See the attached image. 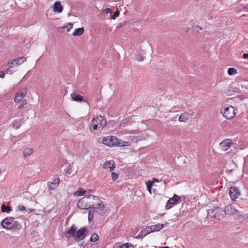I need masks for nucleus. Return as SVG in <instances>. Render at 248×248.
Here are the masks:
<instances>
[{
    "mask_svg": "<svg viewBox=\"0 0 248 248\" xmlns=\"http://www.w3.org/2000/svg\"><path fill=\"white\" fill-rule=\"evenodd\" d=\"M98 201L99 198L93 195L86 196L78 201L77 206L81 209L93 208L95 202Z\"/></svg>",
    "mask_w": 248,
    "mask_h": 248,
    "instance_id": "1",
    "label": "nucleus"
},
{
    "mask_svg": "<svg viewBox=\"0 0 248 248\" xmlns=\"http://www.w3.org/2000/svg\"><path fill=\"white\" fill-rule=\"evenodd\" d=\"M107 121L102 116H97L94 118L91 123V131L95 134V131H101L106 125Z\"/></svg>",
    "mask_w": 248,
    "mask_h": 248,
    "instance_id": "2",
    "label": "nucleus"
},
{
    "mask_svg": "<svg viewBox=\"0 0 248 248\" xmlns=\"http://www.w3.org/2000/svg\"><path fill=\"white\" fill-rule=\"evenodd\" d=\"M1 223L3 228L14 231L19 229L21 226L15 218L11 217L5 218L2 220Z\"/></svg>",
    "mask_w": 248,
    "mask_h": 248,
    "instance_id": "3",
    "label": "nucleus"
},
{
    "mask_svg": "<svg viewBox=\"0 0 248 248\" xmlns=\"http://www.w3.org/2000/svg\"><path fill=\"white\" fill-rule=\"evenodd\" d=\"M208 216L211 218L220 219L223 218L226 214V210L218 206H214L207 210Z\"/></svg>",
    "mask_w": 248,
    "mask_h": 248,
    "instance_id": "4",
    "label": "nucleus"
},
{
    "mask_svg": "<svg viewBox=\"0 0 248 248\" xmlns=\"http://www.w3.org/2000/svg\"><path fill=\"white\" fill-rule=\"evenodd\" d=\"M236 110L237 109L234 107L229 106L223 109H221L220 112L226 119L230 120L235 116Z\"/></svg>",
    "mask_w": 248,
    "mask_h": 248,
    "instance_id": "5",
    "label": "nucleus"
},
{
    "mask_svg": "<svg viewBox=\"0 0 248 248\" xmlns=\"http://www.w3.org/2000/svg\"><path fill=\"white\" fill-rule=\"evenodd\" d=\"M88 230L86 227H82L80 228L78 231L76 232L75 236V240L76 241H79L82 240L85 237Z\"/></svg>",
    "mask_w": 248,
    "mask_h": 248,
    "instance_id": "6",
    "label": "nucleus"
},
{
    "mask_svg": "<svg viewBox=\"0 0 248 248\" xmlns=\"http://www.w3.org/2000/svg\"><path fill=\"white\" fill-rule=\"evenodd\" d=\"M117 141L118 139L117 137L113 136H110L104 138L102 140V143L108 146L112 147L115 146V144H116Z\"/></svg>",
    "mask_w": 248,
    "mask_h": 248,
    "instance_id": "7",
    "label": "nucleus"
},
{
    "mask_svg": "<svg viewBox=\"0 0 248 248\" xmlns=\"http://www.w3.org/2000/svg\"><path fill=\"white\" fill-rule=\"evenodd\" d=\"M229 195L231 199L235 201L241 195L240 190L236 187L232 186L230 188Z\"/></svg>",
    "mask_w": 248,
    "mask_h": 248,
    "instance_id": "8",
    "label": "nucleus"
},
{
    "mask_svg": "<svg viewBox=\"0 0 248 248\" xmlns=\"http://www.w3.org/2000/svg\"><path fill=\"white\" fill-rule=\"evenodd\" d=\"M232 141L229 139H226L222 141L219 144V148L223 151L229 150L232 145Z\"/></svg>",
    "mask_w": 248,
    "mask_h": 248,
    "instance_id": "9",
    "label": "nucleus"
},
{
    "mask_svg": "<svg viewBox=\"0 0 248 248\" xmlns=\"http://www.w3.org/2000/svg\"><path fill=\"white\" fill-rule=\"evenodd\" d=\"M27 93V89L23 88L17 92L14 97V102L15 103L19 102L25 96H26Z\"/></svg>",
    "mask_w": 248,
    "mask_h": 248,
    "instance_id": "10",
    "label": "nucleus"
},
{
    "mask_svg": "<svg viewBox=\"0 0 248 248\" xmlns=\"http://www.w3.org/2000/svg\"><path fill=\"white\" fill-rule=\"evenodd\" d=\"M26 61L25 57H21L17 59H13L9 63V68H12L13 65L18 66Z\"/></svg>",
    "mask_w": 248,
    "mask_h": 248,
    "instance_id": "11",
    "label": "nucleus"
},
{
    "mask_svg": "<svg viewBox=\"0 0 248 248\" xmlns=\"http://www.w3.org/2000/svg\"><path fill=\"white\" fill-rule=\"evenodd\" d=\"M180 199V198L178 196L175 194L173 197L170 198L168 201L166 205V209H170L172 207L171 205L177 203Z\"/></svg>",
    "mask_w": 248,
    "mask_h": 248,
    "instance_id": "12",
    "label": "nucleus"
},
{
    "mask_svg": "<svg viewBox=\"0 0 248 248\" xmlns=\"http://www.w3.org/2000/svg\"><path fill=\"white\" fill-rule=\"evenodd\" d=\"M60 184V178L58 176H55L53 179V182H48L47 183L48 186L51 189L56 188Z\"/></svg>",
    "mask_w": 248,
    "mask_h": 248,
    "instance_id": "13",
    "label": "nucleus"
},
{
    "mask_svg": "<svg viewBox=\"0 0 248 248\" xmlns=\"http://www.w3.org/2000/svg\"><path fill=\"white\" fill-rule=\"evenodd\" d=\"M77 229V227H76L74 225L71 226L68 230V231H67L65 233L66 238L68 239H69L73 237L75 238Z\"/></svg>",
    "mask_w": 248,
    "mask_h": 248,
    "instance_id": "14",
    "label": "nucleus"
},
{
    "mask_svg": "<svg viewBox=\"0 0 248 248\" xmlns=\"http://www.w3.org/2000/svg\"><path fill=\"white\" fill-rule=\"evenodd\" d=\"M71 96L73 99V100L76 102H81L83 101L89 104V102L87 100L84 99L83 97L80 94H77L76 93H73L71 94Z\"/></svg>",
    "mask_w": 248,
    "mask_h": 248,
    "instance_id": "15",
    "label": "nucleus"
},
{
    "mask_svg": "<svg viewBox=\"0 0 248 248\" xmlns=\"http://www.w3.org/2000/svg\"><path fill=\"white\" fill-rule=\"evenodd\" d=\"M104 169L109 168L110 170L111 171L114 170L115 167V164L113 160H109L106 161L103 165Z\"/></svg>",
    "mask_w": 248,
    "mask_h": 248,
    "instance_id": "16",
    "label": "nucleus"
},
{
    "mask_svg": "<svg viewBox=\"0 0 248 248\" xmlns=\"http://www.w3.org/2000/svg\"><path fill=\"white\" fill-rule=\"evenodd\" d=\"M62 10L63 6L61 5V2L59 1L55 2L53 5V11L55 12L60 13L62 12Z\"/></svg>",
    "mask_w": 248,
    "mask_h": 248,
    "instance_id": "17",
    "label": "nucleus"
},
{
    "mask_svg": "<svg viewBox=\"0 0 248 248\" xmlns=\"http://www.w3.org/2000/svg\"><path fill=\"white\" fill-rule=\"evenodd\" d=\"M153 231L150 229V227H147L144 229L142 230L139 234L138 237L139 238H141L142 237L145 236L146 235L148 234L149 233L152 232Z\"/></svg>",
    "mask_w": 248,
    "mask_h": 248,
    "instance_id": "18",
    "label": "nucleus"
},
{
    "mask_svg": "<svg viewBox=\"0 0 248 248\" xmlns=\"http://www.w3.org/2000/svg\"><path fill=\"white\" fill-rule=\"evenodd\" d=\"M134 116H132L130 118L124 119L121 122V125L124 126L125 125H129L131 124L133 119L134 118Z\"/></svg>",
    "mask_w": 248,
    "mask_h": 248,
    "instance_id": "19",
    "label": "nucleus"
},
{
    "mask_svg": "<svg viewBox=\"0 0 248 248\" xmlns=\"http://www.w3.org/2000/svg\"><path fill=\"white\" fill-rule=\"evenodd\" d=\"M149 227H150V229H151V230L153 231V232H154L162 229L164 227V225L163 224L158 223L155 225H151Z\"/></svg>",
    "mask_w": 248,
    "mask_h": 248,
    "instance_id": "20",
    "label": "nucleus"
},
{
    "mask_svg": "<svg viewBox=\"0 0 248 248\" xmlns=\"http://www.w3.org/2000/svg\"><path fill=\"white\" fill-rule=\"evenodd\" d=\"M130 145V142L129 141H125L122 140H121L118 139L117 142H116V144H115V146H128Z\"/></svg>",
    "mask_w": 248,
    "mask_h": 248,
    "instance_id": "21",
    "label": "nucleus"
},
{
    "mask_svg": "<svg viewBox=\"0 0 248 248\" xmlns=\"http://www.w3.org/2000/svg\"><path fill=\"white\" fill-rule=\"evenodd\" d=\"M189 118V114L187 112L182 113L179 117V121L180 122H184L186 121Z\"/></svg>",
    "mask_w": 248,
    "mask_h": 248,
    "instance_id": "22",
    "label": "nucleus"
},
{
    "mask_svg": "<svg viewBox=\"0 0 248 248\" xmlns=\"http://www.w3.org/2000/svg\"><path fill=\"white\" fill-rule=\"evenodd\" d=\"M33 151L34 150L32 148H27L24 150L23 154L24 156L27 157L33 153Z\"/></svg>",
    "mask_w": 248,
    "mask_h": 248,
    "instance_id": "23",
    "label": "nucleus"
},
{
    "mask_svg": "<svg viewBox=\"0 0 248 248\" xmlns=\"http://www.w3.org/2000/svg\"><path fill=\"white\" fill-rule=\"evenodd\" d=\"M84 31V30L83 28H79L76 29L73 32V35L75 36H80L83 33Z\"/></svg>",
    "mask_w": 248,
    "mask_h": 248,
    "instance_id": "24",
    "label": "nucleus"
},
{
    "mask_svg": "<svg viewBox=\"0 0 248 248\" xmlns=\"http://www.w3.org/2000/svg\"><path fill=\"white\" fill-rule=\"evenodd\" d=\"M64 171L66 174L70 175L72 174V168L69 164L66 165Z\"/></svg>",
    "mask_w": 248,
    "mask_h": 248,
    "instance_id": "25",
    "label": "nucleus"
},
{
    "mask_svg": "<svg viewBox=\"0 0 248 248\" xmlns=\"http://www.w3.org/2000/svg\"><path fill=\"white\" fill-rule=\"evenodd\" d=\"M103 202L99 199L98 202H96L93 208L103 209Z\"/></svg>",
    "mask_w": 248,
    "mask_h": 248,
    "instance_id": "26",
    "label": "nucleus"
},
{
    "mask_svg": "<svg viewBox=\"0 0 248 248\" xmlns=\"http://www.w3.org/2000/svg\"><path fill=\"white\" fill-rule=\"evenodd\" d=\"M1 210L2 212L9 213L11 210L10 206L2 204L1 207Z\"/></svg>",
    "mask_w": 248,
    "mask_h": 248,
    "instance_id": "27",
    "label": "nucleus"
},
{
    "mask_svg": "<svg viewBox=\"0 0 248 248\" xmlns=\"http://www.w3.org/2000/svg\"><path fill=\"white\" fill-rule=\"evenodd\" d=\"M138 52H139V54H138V55H136V60L139 61H142L144 60V57L143 56L142 50H140L138 51Z\"/></svg>",
    "mask_w": 248,
    "mask_h": 248,
    "instance_id": "28",
    "label": "nucleus"
},
{
    "mask_svg": "<svg viewBox=\"0 0 248 248\" xmlns=\"http://www.w3.org/2000/svg\"><path fill=\"white\" fill-rule=\"evenodd\" d=\"M227 211L228 212V214H235L237 210L235 209V208L233 206H230L228 207L227 208Z\"/></svg>",
    "mask_w": 248,
    "mask_h": 248,
    "instance_id": "29",
    "label": "nucleus"
},
{
    "mask_svg": "<svg viewBox=\"0 0 248 248\" xmlns=\"http://www.w3.org/2000/svg\"><path fill=\"white\" fill-rule=\"evenodd\" d=\"M227 73L229 75L232 76L237 73V71L234 68H229L227 70Z\"/></svg>",
    "mask_w": 248,
    "mask_h": 248,
    "instance_id": "30",
    "label": "nucleus"
},
{
    "mask_svg": "<svg viewBox=\"0 0 248 248\" xmlns=\"http://www.w3.org/2000/svg\"><path fill=\"white\" fill-rule=\"evenodd\" d=\"M98 239H99L98 235L96 233H94L92 234V235H91V237L90 238V241L91 242H95L96 241H97L98 240Z\"/></svg>",
    "mask_w": 248,
    "mask_h": 248,
    "instance_id": "31",
    "label": "nucleus"
},
{
    "mask_svg": "<svg viewBox=\"0 0 248 248\" xmlns=\"http://www.w3.org/2000/svg\"><path fill=\"white\" fill-rule=\"evenodd\" d=\"M145 184L147 186V189L150 194H152V187L153 186V185L150 183V181L146 182Z\"/></svg>",
    "mask_w": 248,
    "mask_h": 248,
    "instance_id": "32",
    "label": "nucleus"
},
{
    "mask_svg": "<svg viewBox=\"0 0 248 248\" xmlns=\"http://www.w3.org/2000/svg\"><path fill=\"white\" fill-rule=\"evenodd\" d=\"M12 125L14 128L17 129L20 126V124L18 121L15 120L12 123Z\"/></svg>",
    "mask_w": 248,
    "mask_h": 248,
    "instance_id": "33",
    "label": "nucleus"
},
{
    "mask_svg": "<svg viewBox=\"0 0 248 248\" xmlns=\"http://www.w3.org/2000/svg\"><path fill=\"white\" fill-rule=\"evenodd\" d=\"M119 248H134V247L131 244L127 243L121 245Z\"/></svg>",
    "mask_w": 248,
    "mask_h": 248,
    "instance_id": "34",
    "label": "nucleus"
},
{
    "mask_svg": "<svg viewBox=\"0 0 248 248\" xmlns=\"http://www.w3.org/2000/svg\"><path fill=\"white\" fill-rule=\"evenodd\" d=\"M85 192L86 191L84 190L80 189L79 190L77 191L75 193V195L77 196H82L85 193Z\"/></svg>",
    "mask_w": 248,
    "mask_h": 248,
    "instance_id": "35",
    "label": "nucleus"
},
{
    "mask_svg": "<svg viewBox=\"0 0 248 248\" xmlns=\"http://www.w3.org/2000/svg\"><path fill=\"white\" fill-rule=\"evenodd\" d=\"M94 210H90L89 211L88 213V220L89 221L92 220L93 218V212Z\"/></svg>",
    "mask_w": 248,
    "mask_h": 248,
    "instance_id": "36",
    "label": "nucleus"
},
{
    "mask_svg": "<svg viewBox=\"0 0 248 248\" xmlns=\"http://www.w3.org/2000/svg\"><path fill=\"white\" fill-rule=\"evenodd\" d=\"M72 27L73 24L71 23H68L66 25L63 26L62 28H67V31L68 32L72 28Z\"/></svg>",
    "mask_w": 248,
    "mask_h": 248,
    "instance_id": "37",
    "label": "nucleus"
},
{
    "mask_svg": "<svg viewBox=\"0 0 248 248\" xmlns=\"http://www.w3.org/2000/svg\"><path fill=\"white\" fill-rule=\"evenodd\" d=\"M27 104V101L26 99H24L22 101L21 103L19 105L18 108L19 109H21L23 108L25 105H26Z\"/></svg>",
    "mask_w": 248,
    "mask_h": 248,
    "instance_id": "38",
    "label": "nucleus"
},
{
    "mask_svg": "<svg viewBox=\"0 0 248 248\" xmlns=\"http://www.w3.org/2000/svg\"><path fill=\"white\" fill-rule=\"evenodd\" d=\"M111 177H112V179L113 180V181H115L118 178V175L115 172H112L111 173Z\"/></svg>",
    "mask_w": 248,
    "mask_h": 248,
    "instance_id": "39",
    "label": "nucleus"
},
{
    "mask_svg": "<svg viewBox=\"0 0 248 248\" xmlns=\"http://www.w3.org/2000/svg\"><path fill=\"white\" fill-rule=\"evenodd\" d=\"M18 209L20 211H23L26 210V207L24 206L23 205H19L18 207Z\"/></svg>",
    "mask_w": 248,
    "mask_h": 248,
    "instance_id": "40",
    "label": "nucleus"
},
{
    "mask_svg": "<svg viewBox=\"0 0 248 248\" xmlns=\"http://www.w3.org/2000/svg\"><path fill=\"white\" fill-rule=\"evenodd\" d=\"M119 14V12L118 11H116L114 13L113 15L112 16L113 19H114L116 16H118Z\"/></svg>",
    "mask_w": 248,
    "mask_h": 248,
    "instance_id": "41",
    "label": "nucleus"
},
{
    "mask_svg": "<svg viewBox=\"0 0 248 248\" xmlns=\"http://www.w3.org/2000/svg\"><path fill=\"white\" fill-rule=\"evenodd\" d=\"M158 182H159V181L158 179H157L156 178H154V179H153V181H150V183H151L153 185L155 183H157Z\"/></svg>",
    "mask_w": 248,
    "mask_h": 248,
    "instance_id": "42",
    "label": "nucleus"
},
{
    "mask_svg": "<svg viewBox=\"0 0 248 248\" xmlns=\"http://www.w3.org/2000/svg\"><path fill=\"white\" fill-rule=\"evenodd\" d=\"M104 12L108 14V13H111V10L110 9V8H106L104 10Z\"/></svg>",
    "mask_w": 248,
    "mask_h": 248,
    "instance_id": "43",
    "label": "nucleus"
},
{
    "mask_svg": "<svg viewBox=\"0 0 248 248\" xmlns=\"http://www.w3.org/2000/svg\"><path fill=\"white\" fill-rule=\"evenodd\" d=\"M5 77V73L3 71H0V78H4Z\"/></svg>",
    "mask_w": 248,
    "mask_h": 248,
    "instance_id": "44",
    "label": "nucleus"
},
{
    "mask_svg": "<svg viewBox=\"0 0 248 248\" xmlns=\"http://www.w3.org/2000/svg\"><path fill=\"white\" fill-rule=\"evenodd\" d=\"M243 58H245V59H247L248 58V54L247 53H245L243 55Z\"/></svg>",
    "mask_w": 248,
    "mask_h": 248,
    "instance_id": "45",
    "label": "nucleus"
},
{
    "mask_svg": "<svg viewBox=\"0 0 248 248\" xmlns=\"http://www.w3.org/2000/svg\"><path fill=\"white\" fill-rule=\"evenodd\" d=\"M197 28H198L200 30H202V28L199 26H197Z\"/></svg>",
    "mask_w": 248,
    "mask_h": 248,
    "instance_id": "46",
    "label": "nucleus"
},
{
    "mask_svg": "<svg viewBox=\"0 0 248 248\" xmlns=\"http://www.w3.org/2000/svg\"><path fill=\"white\" fill-rule=\"evenodd\" d=\"M161 248H169V247L168 246H165V247H161Z\"/></svg>",
    "mask_w": 248,
    "mask_h": 248,
    "instance_id": "47",
    "label": "nucleus"
},
{
    "mask_svg": "<svg viewBox=\"0 0 248 248\" xmlns=\"http://www.w3.org/2000/svg\"><path fill=\"white\" fill-rule=\"evenodd\" d=\"M1 172H2L1 170L0 169V174H1Z\"/></svg>",
    "mask_w": 248,
    "mask_h": 248,
    "instance_id": "48",
    "label": "nucleus"
}]
</instances>
